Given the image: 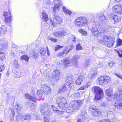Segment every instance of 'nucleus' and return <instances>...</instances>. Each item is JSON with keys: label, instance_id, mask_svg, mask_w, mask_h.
<instances>
[{"label": "nucleus", "instance_id": "f257e3e1", "mask_svg": "<svg viewBox=\"0 0 122 122\" xmlns=\"http://www.w3.org/2000/svg\"><path fill=\"white\" fill-rule=\"evenodd\" d=\"M100 43L105 45L109 47H111L114 45L115 39L109 36H105L102 37L100 39H98Z\"/></svg>", "mask_w": 122, "mask_h": 122}, {"label": "nucleus", "instance_id": "f03ea898", "mask_svg": "<svg viewBox=\"0 0 122 122\" xmlns=\"http://www.w3.org/2000/svg\"><path fill=\"white\" fill-rule=\"evenodd\" d=\"M50 106L47 103H44L40 107L41 113L46 116H50L52 115V113L51 111Z\"/></svg>", "mask_w": 122, "mask_h": 122}, {"label": "nucleus", "instance_id": "7ed1b4c3", "mask_svg": "<svg viewBox=\"0 0 122 122\" xmlns=\"http://www.w3.org/2000/svg\"><path fill=\"white\" fill-rule=\"evenodd\" d=\"M87 23V19L84 17H81L77 19L76 20V24L77 26L82 27L85 26Z\"/></svg>", "mask_w": 122, "mask_h": 122}, {"label": "nucleus", "instance_id": "20e7f679", "mask_svg": "<svg viewBox=\"0 0 122 122\" xmlns=\"http://www.w3.org/2000/svg\"><path fill=\"white\" fill-rule=\"evenodd\" d=\"M96 94V98L97 100L101 99L103 96L102 89L98 86H94L93 88Z\"/></svg>", "mask_w": 122, "mask_h": 122}, {"label": "nucleus", "instance_id": "39448f33", "mask_svg": "<svg viewBox=\"0 0 122 122\" xmlns=\"http://www.w3.org/2000/svg\"><path fill=\"white\" fill-rule=\"evenodd\" d=\"M56 102L59 107H61L63 110H65V105L66 102V99L65 98L60 97L57 99Z\"/></svg>", "mask_w": 122, "mask_h": 122}, {"label": "nucleus", "instance_id": "423d86ee", "mask_svg": "<svg viewBox=\"0 0 122 122\" xmlns=\"http://www.w3.org/2000/svg\"><path fill=\"white\" fill-rule=\"evenodd\" d=\"M3 15L5 17L4 22L7 25H10V23L12 21V20L11 13L10 11L9 10L7 12L4 11Z\"/></svg>", "mask_w": 122, "mask_h": 122}, {"label": "nucleus", "instance_id": "0eeeda50", "mask_svg": "<svg viewBox=\"0 0 122 122\" xmlns=\"http://www.w3.org/2000/svg\"><path fill=\"white\" fill-rule=\"evenodd\" d=\"M110 27L107 25L102 26L101 25H95L92 27L91 29H90L91 30H110Z\"/></svg>", "mask_w": 122, "mask_h": 122}, {"label": "nucleus", "instance_id": "6e6552de", "mask_svg": "<svg viewBox=\"0 0 122 122\" xmlns=\"http://www.w3.org/2000/svg\"><path fill=\"white\" fill-rule=\"evenodd\" d=\"M50 20L52 25L54 26H55L56 24H61L62 21L61 18L59 17L56 16L55 15L53 16V19H50Z\"/></svg>", "mask_w": 122, "mask_h": 122}, {"label": "nucleus", "instance_id": "1a4fd4ad", "mask_svg": "<svg viewBox=\"0 0 122 122\" xmlns=\"http://www.w3.org/2000/svg\"><path fill=\"white\" fill-rule=\"evenodd\" d=\"M54 3L55 4V6L53 8V12L56 13V11H58L59 10V8L60 6L62 5V3L59 0H54Z\"/></svg>", "mask_w": 122, "mask_h": 122}, {"label": "nucleus", "instance_id": "9d476101", "mask_svg": "<svg viewBox=\"0 0 122 122\" xmlns=\"http://www.w3.org/2000/svg\"><path fill=\"white\" fill-rule=\"evenodd\" d=\"M41 86V90L43 91V93L45 95H47L51 93V88L49 86H47L46 84H42Z\"/></svg>", "mask_w": 122, "mask_h": 122}, {"label": "nucleus", "instance_id": "9b49d317", "mask_svg": "<svg viewBox=\"0 0 122 122\" xmlns=\"http://www.w3.org/2000/svg\"><path fill=\"white\" fill-rule=\"evenodd\" d=\"M52 77L56 81H59L61 78L60 72L59 71L56 70L53 71V72Z\"/></svg>", "mask_w": 122, "mask_h": 122}, {"label": "nucleus", "instance_id": "f8f14e48", "mask_svg": "<svg viewBox=\"0 0 122 122\" xmlns=\"http://www.w3.org/2000/svg\"><path fill=\"white\" fill-rule=\"evenodd\" d=\"M114 98L121 99L122 97V90H118L116 91L113 96Z\"/></svg>", "mask_w": 122, "mask_h": 122}, {"label": "nucleus", "instance_id": "ddd939ff", "mask_svg": "<svg viewBox=\"0 0 122 122\" xmlns=\"http://www.w3.org/2000/svg\"><path fill=\"white\" fill-rule=\"evenodd\" d=\"M85 79V77L84 75H81L79 76L77 79L76 81V84L79 85H81L82 82Z\"/></svg>", "mask_w": 122, "mask_h": 122}, {"label": "nucleus", "instance_id": "4468645a", "mask_svg": "<svg viewBox=\"0 0 122 122\" xmlns=\"http://www.w3.org/2000/svg\"><path fill=\"white\" fill-rule=\"evenodd\" d=\"M51 107L53 110L55 112L59 114H63L64 112V110H63L62 108H61V107H59V110L57 108H56L55 106L53 105H51Z\"/></svg>", "mask_w": 122, "mask_h": 122}, {"label": "nucleus", "instance_id": "2eb2a0df", "mask_svg": "<svg viewBox=\"0 0 122 122\" xmlns=\"http://www.w3.org/2000/svg\"><path fill=\"white\" fill-rule=\"evenodd\" d=\"M113 11L116 13L121 14V6L119 5H116L112 7Z\"/></svg>", "mask_w": 122, "mask_h": 122}, {"label": "nucleus", "instance_id": "dca6fc26", "mask_svg": "<svg viewBox=\"0 0 122 122\" xmlns=\"http://www.w3.org/2000/svg\"><path fill=\"white\" fill-rule=\"evenodd\" d=\"M114 106L117 108L121 109L122 108V99H120L116 101Z\"/></svg>", "mask_w": 122, "mask_h": 122}, {"label": "nucleus", "instance_id": "f3484780", "mask_svg": "<svg viewBox=\"0 0 122 122\" xmlns=\"http://www.w3.org/2000/svg\"><path fill=\"white\" fill-rule=\"evenodd\" d=\"M25 97L29 100L32 101L34 102H36V98L34 95H33V96H31L28 94L26 93L25 95Z\"/></svg>", "mask_w": 122, "mask_h": 122}, {"label": "nucleus", "instance_id": "a211bd4d", "mask_svg": "<svg viewBox=\"0 0 122 122\" xmlns=\"http://www.w3.org/2000/svg\"><path fill=\"white\" fill-rule=\"evenodd\" d=\"M79 58L80 56L77 55L73 57L72 60L73 65L75 66H77L78 64L77 61Z\"/></svg>", "mask_w": 122, "mask_h": 122}, {"label": "nucleus", "instance_id": "6ab92c4d", "mask_svg": "<svg viewBox=\"0 0 122 122\" xmlns=\"http://www.w3.org/2000/svg\"><path fill=\"white\" fill-rule=\"evenodd\" d=\"M75 84L73 82L69 80L67 81L66 83V85L71 89H73L74 87Z\"/></svg>", "mask_w": 122, "mask_h": 122}, {"label": "nucleus", "instance_id": "aec40b11", "mask_svg": "<svg viewBox=\"0 0 122 122\" xmlns=\"http://www.w3.org/2000/svg\"><path fill=\"white\" fill-rule=\"evenodd\" d=\"M92 115L94 116H100L101 115V112L98 110L96 109L92 112Z\"/></svg>", "mask_w": 122, "mask_h": 122}, {"label": "nucleus", "instance_id": "412c9836", "mask_svg": "<svg viewBox=\"0 0 122 122\" xmlns=\"http://www.w3.org/2000/svg\"><path fill=\"white\" fill-rule=\"evenodd\" d=\"M90 59H87L83 64V66L85 68H87L90 65Z\"/></svg>", "mask_w": 122, "mask_h": 122}, {"label": "nucleus", "instance_id": "4be33fe9", "mask_svg": "<svg viewBox=\"0 0 122 122\" xmlns=\"http://www.w3.org/2000/svg\"><path fill=\"white\" fill-rule=\"evenodd\" d=\"M8 47L7 44H4L0 45V53L4 54L3 52L2 51V50L6 49Z\"/></svg>", "mask_w": 122, "mask_h": 122}, {"label": "nucleus", "instance_id": "5701e85b", "mask_svg": "<svg viewBox=\"0 0 122 122\" xmlns=\"http://www.w3.org/2000/svg\"><path fill=\"white\" fill-rule=\"evenodd\" d=\"M86 114L84 111L82 112L80 114L79 119L84 121L86 118Z\"/></svg>", "mask_w": 122, "mask_h": 122}, {"label": "nucleus", "instance_id": "b1692460", "mask_svg": "<svg viewBox=\"0 0 122 122\" xmlns=\"http://www.w3.org/2000/svg\"><path fill=\"white\" fill-rule=\"evenodd\" d=\"M14 109L16 112H18L21 110L22 107L20 104H17L15 106Z\"/></svg>", "mask_w": 122, "mask_h": 122}, {"label": "nucleus", "instance_id": "393cba45", "mask_svg": "<svg viewBox=\"0 0 122 122\" xmlns=\"http://www.w3.org/2000/svg\"><path fill=\"white\" fill-rule=\"evenodd\" d=\"M64 31H59L58 32L54 33V35L55 36L57 37H60L62 36L66 35L64 34Z\"/></svg>", "mask_w": 122, "mask_h": 122}, {"label": "nucleus", "instance_id": "a878e982", "mask_svg": "<svg viewBox=\"0 0 122 122\" xmlns=\"http://www.w3.org/2000/svg\"><path fill=\"white\" fill-rule=\"evenodd\" d=\"M76 103L77 104V106L76 105L73 106L74 108L75 109V110L78 109L80 108V107L82 105V102L81 101L79 100L76 102Z\"/></svg>", "mask_w": 122, "mask_h": 122}, {"label": "nucleus", "instance_id": "bb28decb", "mask_svg": "<svg viewBox=\"0 0 122 122\" xmlns=\"http://www.w3.org/2000/svg\"><path fill=\"white\" fill-rule=\"evenodd\" d=\"M30 118V115H22V121H23L25 120H29Z\"/></svg>", "mask_w": 122, "mask_h": 122}, {"label": "nucleus", "instance_id": "cd10ccee", "mask_svg": "<svg viewBox=\"0 0 122 122\" xmlns=\"http://www.w3.org/2000/svg\"><path fill=\"white\" fill-rule=\"evenodd\" d=\"M42 19L43 20L45 21H46L48 20V15L46 13L44 12H43L42 13Z\"/></svg>", "mask_w": 122, "mask_h": 122}, {"label": "nucleus", "instance_id": "c85d7f7f", "mask_svg": "<svg viewBox=\"0 0 122 122\" xmlns=\"http://www.w3.org/2000/svg\"><path fill=\"white\" fill-rule=\"evenodd\" d=\"M76 110L75 109L73 106L71 107H69L67 108L66 112L68 113H72Z\"/></svg>", "mask_w": 122, "mask_h": 122}, {"label": "nucleus", "instance_id": "c756f323", "mask_svg": "<svg viewBox=\"0 0 122 122\" xmlns=\"http://www.w3.org/2000/svg\"><path fill=\"white\" fill-rule=\"evenodd\" d=\"M105 76H100L98 78V80L100 85H102L104 83Z\"/></svg>", "mask_w": 122, "mask_h": 122}, {"label": "nucleus", "instance_id": "7c9ffc66", "mask_svg": "<svg viewBox=\"0 0 122 122\" xmlns=\"http://www.w3.org/2000/svg\"><path fill=\"white\" fill-rule=\"evenodd\" d=\"M67 89L66 86L64 85L61 86L59 90V92L60 93L62 92H65L66 91Z\"/></svg>", "mask_w": 122, "mask_h": 122}, {"label": "nucleus", "instance_id": "2f4dec72", "mask_svg": "<svg viewBox=\"0 0 122 122\" xmlns=\"http://www.w3.org/2000/svg\"><path fill=\"white\" fill-rule=\"evenodd\" d=\"M11 111L12 112L10 115V120L11 122H13L14 121V117L15 114V112L14 109H12Z\"/></svg>", "mask_w": 122, "mask_h": 122}, {"label": "nucleus", "instance_id": "473e14b6", "mask_svg": "<svg viewBox=\"0 0 122 122\" xmlns=\"http://www.w3.org/2000/svg\"><path fill=\"white\" fill-rule=\"evenodd\" d=\"M112 90L109 89L106 90V95L109 97H111L112 94Z\"/></svg>", "mask_w": 122, "mask_h": 122}, {"label": "nucleus", "instance_id": "72a5a7b5", "mask_svg": "<svg viewBox=\"0 0 122 122\" xmlns=\"http://www.w3.org/2000/svg\"><path fill=\"white\" fill-rule=\"evenodd\" d=\"M12 64L13 66L15 68L18 67L19 66L18 60L16 59H15L13 61Z\"/></svg>", "mask_w": 122, "mask_h": 122}, {"label": "nucleus", "instance_id": "f704fd0d", "mask_svg": "<svg viewBox=\"0 0 122 122\" xmlns=\"http://www.w3.org/2000/svg\"><path fill=\"white\" fill-rule=\"evenodd\" d=\"M62 9L63 12L67 14H68L69 15H71V12L66 9L64 6L63 7Z\"/></svg>", "mask_w": 122, "mask_h": 122}, {"label": "nucleus", "instance_id": "c9c22d12", "mask_svg": "<svg viewBox=\"0 0 122 122\" xmlns=\"http://www.w3.org/2000/svg\"><path fill=\"white\" fill-rule=\"evenodd\" d=\"M22 114H18L16 116L15 120L17 122H18L21 120L22 121Z\"/></svg>", "mask_w": 122, "mask_h": 122}, {"label": "nucleus", "instance_id": "e433bc0d", "mask_svg": "<svg viewBox=\"0 0 122 122\" xmlns=\"http://www.w3.org/2000/svg\"><path fill=\"white\" fill-rule=\"evenodd\" d=\"M120 17H119L115 15L114 16L112 20H114L115 22H119L120 21Z\"/></svg>", "mask_w": 122, "mask_h": 122}, {"label": "nucleus", "instance_id": "4c0bfd02", "mask_svg": "<svg viewBox=\"0 0 122 122\" xmlns=\"http://www.w3.org/2000/svg\"><path fill=\"white\" fill-rule=\"evenodd\" d=\"M92 35L94 36H97L102 35L101 33H100L99 31H94L92 32Z\"/></svg>", "mask_w": 122, "mask_h": 122}, {"label": "nucleus", "instance_id": "58836bf2", "mask_svg": "<svg viewBox=\"0 0 122 122\" xmlns=\"http://www.w3.org/2000/svg\"><path fill=\"white\" fill-rule=\"evenodd\" d=\"M46 49L45 48H41L40 49V53L43 56H44L46 53Z\"/></svg>", "mask_w": 122, "mask_h": 122}, {"label": "nucleus", "instance_id": "ea45409f", "mask_svg": "<svg viewBox=\"0 0 122 122\" xmlns=\"http://www.w3.org/2000/svg\"><path fill=\"white\" fill-rule=\"evenodd\" d=\"M63 64L65 65H66L70 64V61L67 59H65L62 60Z\"/></svg>", "mask_w": 122, "mask_h": 122}, {"label": "nucleus", "instance_id": "a19ab883", "mask_svg": "<svg viewBox=\"0 0 122 122\" xmlns=\"http://www.w3.org/2000/svg\"><path fill=\"white\" fill-rule=\"evenodd\" d=\"M104 79V83H105L109 82L111 79V78L110 77L107 76H105Z\"/></svg>", "mask_w": 122, "mask_h": 122}, {"label": "nucleus", "instance_id": "79ce46f5", "mask_svg": "<svg viewBox=\"0 0 122 122\" xmlns=\"http://www.w3.org/2000/svg\"><path fill=\"white\" fill-rule=\"evenodd\" d=\"M31 54L32 58L35 59H36L38 56V54L36 53L35 51L32 52Z\"/></svg>", "mask_w": 122, "mask_h": 122}, {"label": "nucleus", "instance_id": "37998d69", "mask_svg": "<svg viewBox=\"0 0 122 122\" xmlns=\"http://www.w3.org/2000/svg\"><path fill=\"white\" fill-rule=\"evenodd\" d=\"M36 105V104L34 103H32L31 102H30L28 105V107L32 109L34 108L35 107V106Z\"/></svg>", "mask_w": 122, "mask_h": 122}, {"label": "nucleus", "instance_id": "c03bdc74", "mask_svg": "<svg viewBox=\"0 0 122 122\" xmlns=\"http://www.w3.org/2000/svg\"><path fill=\"white\" fill-rule=\"evenodd\" d=\"M21 60H24L28 62L29 59V57L27 56L24 55L22 56L21 57Z\"/></svg>", "mask_w": 122, "mask_h": 122}, {"label": "nucleus", "instance_id": "a18cd8bd", "mask_svg": "<svg viewBox=\"0 0 122 122\" xmlns=\"http://www.w3.org/2000/svg\"><path fill=\"white\" fill-rule=\"evenodd\" d=\"M96 109V107L95 106H92L90 107L89 110V111L92 112Z\"/></svg>", "mask_w": 122, "mask_h": 122}, {"label": "nucleus", "instance_id": "49530a36", "mask_svg": "<svg viewBox=\"0 0 122 122\" xmlns=\"http://www.w3.org/2000/svg\"><path fill=\"white\" fill-rule=\"evenodd\" d=\"M115 15H114V13H111L110 14L108 15L109 18V19L112 20L114 16Z\"/></svg>", "mask_w": 122, "mask_h": 122}, {"label": "nucleus", "instance_id": "de8ad7c7", "mask_svg": "<svg viewBox=\"0 0 122 122\" xmlns=\"http://www.w3.org/2000/svg\"><path fill=\"white\" fill-rule=\"evenodd\" d=\"M122 44V40L120 38L118 39L117 42V45L118 46H120Z\"/></svg>", "mask_w": 122, "mask_h": 122}, {"label": "nucleus", "instance_id": "09e8293b", "mask_svg": "<svg viewBox=\"0 0 122 122\" xmlns=\"http://www.w3.org/2000/svg\"><path fill=\"white\" fill-rule=\"evenodd\" d=\"M43 93L42 90H41V88L40 90H38L37 92V95L40 97H41L42 96Z\"/></svg>", "mask_w": 122, "mask_h": 122}, {"label": "nucleus", "instance_id": "8fccbe9b", "mask_svg": "<svg viewBox=\"0 0 122 122\" xmlns=\"http://www.w3.org/2000/svg\"><path fill=\"white\" fill-rule=\"evenodd\" d=\"M48 39L51 40V41L54 42H56L57 41V40L56 39H54L53 38L51 37L50 36H48L47 37Z\"/></svg>", "mask_w": 122, "mask_h": 122}, {"label": "nucleus", "instance_id": "3c124183", "mask_svg": "<svg viewBox=\"0 0 122 122\" xmlns=\"http://www.w3.org/2000/svg\"><path fill=\"white\" fill-rule=\"evenodd\" d=\"M63 51V52H64V54H67L70 51V50H69L67 47H65V49Z\"/></svg>", "mask_w": 122, "mask_h": 122}, {"label": "nucleus", "instance_id": "603ef678", "mask_svg": "<svg viewBox=\"0 0 122 122\" xmlns=\"http://www.w3.org/2000/svg\"><path fill=\"white\" fill-rule=\"evenodd\" d=\"M76 49L77 50H81L82 49V47L80 44H79L76 45Z\"/></svg>", "mask_w": 122, "mask_h": 122}, {"label": "nucleus", "instance_id": "864d4df0", "mask_svg": "<svg viewBox=\"0 0 122 122\" xmlns=\"http://www.w3.org/2000/svg\"><path fill=\"white\" fill-rule=\"evenodd\" d=\"M16 75H17V77H22L23 75L21 74V72L20 71H17L15 73Z\"/></svg>", "mask_w": 122, "mask_h": 122}, {"label": "nucleus", "instance_id": "5fc2aeb1", "mask_svg": "<svg viewBox=\"0 0 122 122\" xmlns=\"http://www.w3.org/2000/svg\"><path fill=\"white\" fill-rule=\"evenodd\" d=\"M63 47V46H60L59 45H58L57 46L55 47V51H56L59 50V49L60 48H62Z\"/></svg>", "mask_w": 122, "mask_h": 122}, {"label": "nucleus", "instance_id": "6e6d98bb", "mask_svg": "<svg viewBox=\"0 0 122 122\" xmlns=\"http://www.w3.org/2000/svg\"><path fill=\"white\" fill-rule=\"evenodd\" d=\"M98 122H111L109 119L102 120L99 121Z\"/></svg>", "mask_w": 122, "mask_h": 122}, {"label": "nucleus", "instance_id": "4d7b16f0", "mask_svg": "<svg viewBox=\"0 0 122 122\" xmlns=\"http://www.w3.org/2000/svg\"><path fill=\"white\" fill-rule=\"evenodd\" d=\"M79 31L83 36H85L87 34V32L86 31Z\"/></svg>", "mask_w": 122, "mask_h": 122}, {"label": "nucleus", "instance_id": "13d9d810", "mask_svg": "<svg viewBox=\"0 0 122 122\" xmlns=\"http://www.w3.org/2000/svg\"><path fill=\"white\" fill-rule=\"evenodd\" d=\"M76 38L75 36L74 35H73L72 36V42L73 43H75L76 42Z\"/></svg>", "mask_w": 122, "mask_h": 122}, {"label": "nucleus", "instance_id": "bf43d9fd", "mask_svg": "<svg viewBox=\"0 0 122 122\" xmlns=\"http://www.w3.org/2000/svg\"><path fill=\"white\" fill-rule=\"evenodd\" d=\"M0 29L4 30H6L7 28L6 26L5 25H2L1 26Z\"/></svg>", "mask_w": 122, "mask_h": 122}, {"label": "nucleus", "instance_id": "052dcab7", "mask_svg": "<svg viewBox=\"0 0 122 122\" xmlns=\"http://www.w3.org/2000/svg\"><path fill=\"white\" fill-rule=\"evenodd\" d=\"M118 56L120 57H122V50L120 51H117Z\"/></svg>", "mask_w": 122, "mask_h": 122}, {"label": "nucleus", "instance_id": "680f3d73", "mask_svg": "<svg viewBox=\"0 0 122 122\" xmlns=\"http://www.w3.org/2000/svg\"><path fill=\"white\" fill-rule=\"evenodd\" d=\"M115 75L117 76L122 80V76L118 73H115Z\"/></svg>", "mask_w": 122, "mask_h": 122}, {"label": "nucleus", "instance_id": "e2e57ef3", "mask_svg": "<svg viewBox=\"0 0 122 122\" xmlns=\"http://www.w3.org/2000/svg\"><path fill=\"white\" fill-rule=\"evenodd\" d=\"M101 20H104L105 19V16L103 15H101L100 17Z\"/></svg>", "mask_w": 122, "mask_h": 122}, {"label": "nucleus", "instance_id": "0e129e2a", "mask_svg": "<svg viewBox=\"0 0 122 122\" xmlns=\"http://www.w3.org/2000/svg\"><path fill=\"white\" fill-rule=\"evenodd\" d=\"M80 94L79 92H77L74 94V96L75 97H78L80 96Z\"/></svg>", "mask_w": 122, "mask_h": 122}, {"label": "nucleus", "instance_id": "69168bd1", "mask_svg": "<svg viewBox=\"0 0 122 122\" xmlns=\"http://www.w3.org/2000/svg\"><path fill=\"white\" fill-rule=\"evenodd\" d=\"M109 66L111 67H112L113 66L115 65V63L113 62L112 61L110 62L109 64Z\"/></svg>", "mask_w": 122, "mask_h": 122}, {"label": "nucleus", "instance_id": "338daca9", "mask_svg": "<svg viewBox=\"0 0 122 122\" xmlns=\"http://www.w3.org/2000/svg\"><path fill=\"white\" fill-rule=\"evenodd\" d=\"M102 106L104 107H106L108 105V104L106 102L103 103L102 104Z\"/></svg>", "mask_w": 122, "mask_h": 122}, {"label": "nucleus", "instance_id": "774afa93", "mask_svg": "<svg viewBox=\"0 0 122 122\" xmlns=\"http://www.w3.org/2000/svg\"><path fill=\"white\" fill-rule=\"evenodd\" d=\"M97 74V71H95L94 72V73L92 74L90 76L92 77V78L93 77L95 76Z\"/></svg>", "mask_w": 122, "mask_h": 122}]
</instances>
